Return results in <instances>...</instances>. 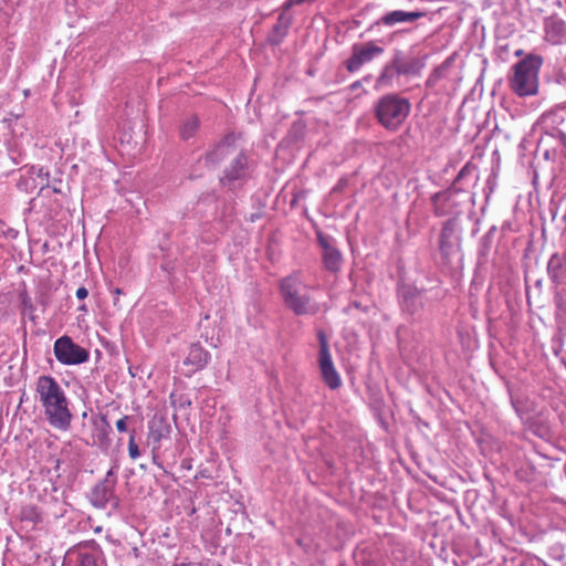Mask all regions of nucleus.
<instances>
[{"mask_svg":"<svg viewBox=\"0 0 566 566\" xmlns=\"http://www.w3.org/2000/svg\"><path fill=\"white\" fill-rule=\"evenodd\" d=\"M304 0H287L284 4H283V11L286 12L287 10H290L293 6L295 4H300L302 3Z\"/></svg>","mask_w":566,"mask_h":566,"instance_id":"23","label":"nucleus"},{"mask_svg":"<svg viewBox=\"0 0 566 566\" xmlns=\"http://www.w3.org/2000/svg\"><path fill=\"white\" fill-rule=\"evenodd\" d=\"M247 157L238 149L231 156V165L224 170L226 178L230 181L238 180L244 176Z\"/></svg>","mask_w":566,"mask_h":566,"instance_id":"12","label":"nucleus"},{"mask_svg":"<svg viewBox=\"0 0 566 566\" xmlns=\"http://www.w3.org/2000/svg\"><path fill=\"white\" fill-rule=\"evenodd\" d=\"M210 360V354L200 344H191L187 356L184 359V366L188 368L187 376L202 370Z\"/></svg>","mask_w":566,"mask_h":566,"instance_id":"10","label":"nucleus"},{"mask_svg":"<svg viewBox=\"0 0 566 566\" xmlns=\"http://www.w3.org/2000/svg\"><path fill=\"white\" fill-rule=\"evenodd\" d=\"M307 289L298 272L283 277L279 283L284 305L297 316L314 315L318 312V305L307 293Z\"/></svg>","mask_w":566,"mask_h":566,"instance_id":"3","label":"nucleus"},{"mask_svg":"<svg viewBox=\"0 0 566 566\" xmlns=\"http://www.w3.org/2000/svg\"><path fill=\"white\" fill-rule=\"evenodd\" d=\"M555 259H556V255H553L552 259L549 260L548 268L554 263Z\"/></svg>","mask_w":566,"mask_h":566,"instance_id":"27","label":"nucleus"},{"mask_svg":"<svg viewBox=\"0 0 566 566\" xmlns=\"http://www.w3.org/2000/svg\"><path fill=\"white\" fill-rule=\"evenodd\" d=\"M342 254L334 247H326V251L323 252V263L326 270L331 272H337L342 266Z\"/></svg>","mask_w":566,"mask_h":566,"instance_id":"15","label":"nucleus"},{"mask_svg":"<svg viewBox=\"0 0 566 566\" xmlns=\"http://www.w3.org/2000/svg\"><path fill=\"white\" fill-rule=\"evenodd\" d=\"M128 454L132 460H136L139 455H140V452H139V448L135 441V436L134 433L130 434L129 437V441H128Z\"/></svg>","mask_w":566,"mask_h":566,"instance_id":"21","label":"nucleus"},{"mask_svg":"<svg viewBox=\"0 0 566 566\" xmlns=\"http://www.w3.org/2000/svg\"><path fill=\"white\" fill-rule=\"evenodd\" d=\"M419 297L418 291H409L403 296V304L402 307L405 311H407L410 314H413L417 310V301Z\"/></svg>","mask_w":566,"mask_h":566,"instance_id":"20","label":"nucleus"},{"mask_svg":"<svg viewBox=\"0 0 566 566\" xmlns=\"http://www.w3.org/2000/svg\"><path fill=\"white\" fill-rule=\"evenodd\" d=\"M457 227L455 221L450 219L443 223L440 238H439V250L446 262H449L451 256L454 254L459 239L455 235Z\"/></svg>","mask_w":566,"mask_h":566,"instance_id":"9","label":"nucleus"},{"mask_svg":"<svg viewBox=\"0 0 566 566\" xmlns=\"http://www.w3.org/2000/svg\"><path fill=\"white\" fill-rule=\"evenodd\" d=\"M422 17H424V12H419V11L406 12L402 10H396V11H391V12H388L387 14H385L381 18V22L385 25H394V24L400 23V22H412Z\"/></svg>","mask_w":566,"mask_h":566,"instance_id":"14","label":"nucleus"},{"mask_svg":"<svg viewBox=\"0 0 566 566\" xmlns=\"http://www.w3.org/2000/svg\"><path fill=\"white\" fill-rule=\"evenodd\" d=\"M317 338L319 343L318 366L322 378L328 388L333 390L338 389L342 386V379L334 366L325 332L319 329L317 332Z\"/></svg>","mask_w":566,"mask_h":566,"instance_id":"5","label":"nucleus"},{"mask_svg":"<svg viewBox=\"0 0 566 566\" xmlns=\"http://www.w3.org/2000/svg\"><path fill=\"white\" fill-rule=\"evenodd\" d=\"M199 119L197 116H190L180 126V136L182 139L188 140L193 137L199 129Z\"/></svg>","mask_w":566,"mask_h":566,"instance_id":"17","label":"nucleus"},{"mask_svg":"<svg viewBox=\"0 0 566 566\" xmlns=\"http://www.w3.org/2000/svg\"><path fill=\"white\" fill-rule=\"evenodd\" d=\"M75 557L73 566H97L96 556L92 553L77 549L69 554V560L72 562V557Z\"/></svg>","mask_w":566,"mask_h":566,"instance_id":"16","label":"nucleus"},{"mask_svg":"<svg viewBox=\"0 0 566 566\" xmlns=\"http://www.w3.org/2000/svg\"><path fill=\"white\" fill-rule=\"evenodd\" d=\"M34 391L49 424L61 431L69 430L73 418L70 401L55 378L49 375L38 377Z\"/></svg>","mask_w":566,"mask_h":566,"instance_id":"1","label":"nucleus"},{"mask_svg":"<svg viewBox=\"0 0 566 566\" xmlns=\"http://www.w3.org/2000/svg\"><path fill=\"white\" fill-rule=\"evenodd\" d=\"M420 61L413 59L411 61L396 60L395 69L398 74H411L416 73L421 69Z\"/></svg>","mask_w":566,"mask_h":566,"instance_id":"18","label":"nucleus"},{"mask_svg":"<svg viewBox=\"0 0 566 566\" xmlns=\"http://www.w3.org/2000/svg\"><path fill=\"white\" fill-rule=\"evenodd\" d=\"M128 419H129L128 416H124V417H122L120 419H118L116 421V429L119 432H125L127 430V421H128Z\"/></svg>","mask_w":566,"mask_h":566,"instance_id":"22","label":"nucleus"},{"mask_svg":"<svg viewBox=\"0 0 566 566\" xmlns=\"http://www.w3.org/2000/svg\"><path fill=\"white\" fill-rule=\"evenodd\" d=\"M170 433V426L163 417H154L148 424V439L158 444L161 439Z\"/></svg>","mask_w":566,"mask_h":566,"instance_id":"13","label":"nucleus"},{"mask_svg":"<svg viewBox=\"0 0 566 566\" xmlns=\"http://www.w3.org/2000/svg\"><path fill=\"white\" fill-rule=\"evenodd\" d=\"M21 521L31 522L33 525L42 521V515L35 505H25L20 512Z\"/></svg>","mask_w":566,"mask_h":566,"instance_id":"19","label":"nucleus"},{"mask_svg":"<svg viewBox=\"0 0 566 566\" xmlns=\"http://www.w3.org/2000/svg\"><path fill=\"white\" fill-rule=\"evenodd\" d=\"M523 54H524V51L521 49L515 51V56H522Z\"/></svg>","mask_w":566,"mask_h":566,"instance_id":"26","label":"nucleus"},{"mask_svg":"<svg viewBox=\"0 0 566 566\" xmlns=\"http://www.w3.org/2000/svg\"><path fill=\"white\" fill-rule=\"evenodd\" d=\"M54 355L63 365H78L88 360V352L75 344L70 336H62L54 343Z\"/></svg>","mask_w":566,"mask_h":566,"instance_id":"6","label":"nucleus"},{"mask_svg":"<svg viewBox=\"0 0 566 566\" xmlns=\"http://www.w3.org/2000/svg\"><path fill=\"white\" fill-rule=\"evenodd\" d=\"M318 242H319V244H321V247L323 248L324 251H326V247H332L328 243L327 239L324 238L323 235H318Z\"/></svg>","mask_w":566,"mask_h":566,"instance_id":"25","label":"nucleus"},{"mask_svg":"<svg viewBox=\"0 0 566 566\" xmlns=\"http://www.w3.org/2000/svg\"><path fill=\"white\" fill-rule=\"evenodd\" d=\"M543 62L541 55L531 53L512 66L509 86L515 95L526 97L538 93V76Z\"/></svg>","mask_w":566,"mask_h":566,"instance_id":"2","label":"nucleus"},{"mask_svg":"<svg viewBox=\"0 0 566 566\" xmlns=\"http://www.w3.org/2000/svg\"><path fill=\"white\" fill-rule=\"evenodd\" d=\"M382 52L384 49L373 41L356 44L353 46L352 56L346 61V69L348 72L354 73L364 64L373 61L375 56L382 54Z\"/></svg>","mask_w":566,"mask_h":566,"instance_id":"7","label":"nucleus"},{"mask_svg":"<svg viewBox=\"0 0 566 566\" xmlns=\"http://www.w3.org/2000/svg\"><path fill=\"white\" fill-rule=\"evenodd\" d=\"M233 136H227L220 144L206 155V160L209 164H218L223 159L231 158L237 148L232 146Z\"/></svg>","mask_w":566,"mask_h":566,"instance_id":"11","label":"nucleus"},{"mask_svg":"<svg viewBox=\"0 0 566 566\" xmlns=\"http://www.w3.org/2000/svg\"><path fill=\"white\" fill-rule=\"evenodd\" d=\"M75 294H76V297H77L78 300H84V298H86V297H87V295H88V291H87V289H86V287L81 286V287H78V289L76 290V293H75Z\"/></svg>","mask_w":566,"mask_h":566,"instance_id":"24","label":"nucleus"},{"mask_svg":"<svg viewBox=\"0 0 566 566\" xmlns=\"http://www.w3.org/2000/svg\"><path fill=\"white\" fill-rule=\"evenodd\" d=\"M410 102L397 94L381 96L374 106L377 122L388 132H397L410 114Z\"/></svg>","mask_w":566,"mask_h":566,"instance_id":"4","label":"nucleus"},{"mask_svg":"<svg viewBox=\"0 0 566 566\" xmlns=\"http://www.w3.org/2000/svg\"><path fill=\"white\" fill-rule=\"evenodd\" d=\"M544 40L552 45L566 43V21L557 14L544 19Z\"/></svg>","mask_w":566,"mask_h":566,"instance_id":"8","label":"nucleus"}]
</instances>
